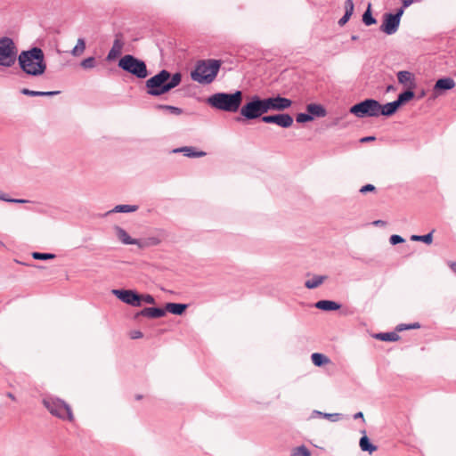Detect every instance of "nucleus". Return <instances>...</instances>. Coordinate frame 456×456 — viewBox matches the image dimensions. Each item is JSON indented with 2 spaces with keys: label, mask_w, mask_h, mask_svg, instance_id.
<instances>
[{
  "label": "nucleus",
  "mask_w": 456,
  "mask_h": 456,
  "mask_svg": "<svg viewBox=\"0 0 456 456\" xmlns=\"http://www.w3.org/2000/svg\"><path fill=\"white\" fill-rule=\"evenodd\" d=\"M375 190H376L375 186L369 183V184L363 185L360 189V192L361 193H366V192H369V191H374Z\"/></svg>",
  "instance_id": "44"
},
{
  "label": "nucleus",
  "mask_w": 456,
  "mask_h": 456,
  "mask_svg": "<svg viewBox=\"0 0 456 456\" xmlns=\"http://www.w3.org/2000/svg\"><path fill=\"white\" fill-rule=\"evenodd\" d=\"M323 414H324V412H322V411H313V415L314 416H320V417L323 418Z\"/></svg>",
  "instance_id": "55"
},
{
  "label": "nucleus",
  "mask_w": 456,
  "mask_h": 456,
  "mask_svg": "<svg viewBox=\"0 0 456 456\" xmlns=\"http://www.w3.org/2000/svg\"><path fill=\"white\" fill-rule=\"evenodd\" d=\"M187 308V305L180 303H167L165 306L166 312L175 315H182Z\"/></svg>",
  "instance_id": "23"
},
{
  "label": "nucleus",
  "mask_w": 456,
  "mask_h": 456,
  "mask_svg": "<svg viewBox=\"0 0 456 456\" xmlns=\"http://www.w3.org/2000/svg\"><path fill=\"white\" fill-rule=\"evenodd\" d=\"M374 338L381 341H397L400 337L396 332H380L373 334Z\"/></svg>",
  "instance_id": "25"
},
{
  "label": "nucleus",
  "mask_w": 456,
  "mask_h": 456,
  "mask_svg": "<svg viewBox=\"0 0 456 456\" xmlns=\"http://www.w3.org/2000/svg\"><path fill=\"white\" fill-rule=\"evenodd\" d=\"M414 95L415 94L412 89L409 88L408 90L401 93L395 101L398 103V105L401 106L402 104L413 99Z\"/></svg>",
  "instance_id": "28"
},
{
  "label": "nucleus",
  "mask_w": 456,
  "mask_h": 456,
  "mask_svg": "<svg viewBox=\"0 0 456 456\" xmlns=\"http://www.w3.org/2000/svg\"><path fill=\"white\" fill-rule=\"evenodd\" d=\"M60 94V91H40V96H53Z\"/></svg>",
  "instance_id": "46"
},
{
  "label": "nucleus",
  "mask_w": 456,
  "mask_h": 456,
  "mask_svg": "<svg viewBox=\"0 0 456 456\" xmlns=\"http://www.w3.org/2000/svg\"><path fill=\"white\" fill-rule=\"evenodd\" d=\"M116 233L120 241L126 245H139V240L132 239L129 234L121 227L116 226Z\"/></svg>",
  "instance_id": "19"
},
{
  "label": "nucleus",
  "mask_w": 456,
  "mask_h": 456,
  "mask_svg": "<svg viewBox=\"0 0 456 456\" xmlns=\"http://www.w3.org/2000/svg\"><path fill=\"white\" fill-rule=\"evenodd\" d=\"M419 328H420V324L419 322H413L411 324L401 323L396 326L395 330L403 331V330H413V329H419Z\"/></svg>",
  "instance_id": "37"
},
{
  "label": "nucleus",
  "mask_w": 456,
  "mask_h": 456,
  "mask_svg": "<svg viewBox=\"0 0 456 456\" xmlns=\"http://www.w3.org/2000/svg\"><path fill=\"white\" fill-rule=\"evenodd\" d=\"M323 418L329 419L331 422H337L341 419L340 413H324Z\"/></svg>",
  "instance_id": "41"
},
{
  "label": "nucleus",
  "mask_w": 456,
  "mask_h": 456,
  "mask_svg": "<svg viewBox=\"0 0 456 456\" xmlns=\"http://www.w3.org/2000/svg\"><path fill=\"white\" fill-rule=\"evenodd\" d=\"M265 124H275L282 128H289L293 125L294 119L289 113H278L273 115H265L261 118Z\"/></svg>",
  "instance_id": "11"
},
{
  "label": "nucleus",
  "mask_w": 456,
  "mask_h": 456,
  "mask_svg": "<svg viewBox=\"0 0 456 456\" xmlns=\"http://www.w3.org/2000/svg\"><path fill=\"white\" fill-rule=\"evenodd\" d=\"M296 120L297 123H305L313 120V116L307 113H298Z\"/></svg>",
  "instance_id": "38"
},
{
  "label": "nucleus",
  "mask_w": 456,
  "mask_h": 456,
  "mask_svg": "<svg viewBox=\"0 0 456 456\" xmlns=\"http://www.w3.org/2000/svg\"><path fill=\"white\" fill-rule=\"evenodd\" d=\"M379 102L374 99H365L353 105L349 112L359 118L379 117Z\"/></svg>",
  "instance_id": "9"
},
{
  "label": "nucleus",
  "mask_w": 456,
  "mask_h": 456,
  "mask_svg": "<svg viewBox=\"0 0 456 456\" xmlns=\"http://www.w3.org/2000/svg\"><path fill=\"white\" fill-rule=\"evenodd\" d=\"M43 404L53 416L69 421L74 419L70 406L59 398L45 397L43 399Z\"/></svg>",
  "instance_id": "7"
},
{
  "label": "nucleus",
  "mask_w": 456,
  "mask_h": 456,
  "mask_svg": "<svg viewBox=\"0 0 456 456\" xmlns=\"http://www.w3.org/2000/svg\"><path fill=\"white\" fill-rule=\"evenodd\" d=\"M359 445L362 451L372 453L377 451L378 447L372 444L367 436H363L360 438Z\"/></svg>",
  "instance_id": "24"
},
{
  "label": "nucleus",
  "mask_w": 456,
  "mask_h": 456,
  "mask_svg": "<svg viewBox=\"0 0 456 456\" xmlns=\"http://www.w3.org/2000/svg\"><path fill=\"white\" fill-rule=\"evenodd\" d=\"M403 13V8H399L395 13H385L383 16V22L380 26V30L387 35L395 34L398 30Z\"/></svg>",
  "instance_id": "10"
},
{
  "label": "nucleus",
  "mask_w": 456,
  "mask_h": 456,
  "mask_svg": "<svg viewBox=\"0 0 456 456\" xmlns=\"http://www.w3.org/2000/svg\"><path fill=\"white\" fill-rule=\"evenodd\" d=\"M327 279V276L324 275H315L312 280H307L305 282V286L309 289H313L323 283V281Z\"/></svg>",
  "instance_id": "26"
},
{
  "label": "nucleus",
  "mask_w": 456,
  "mask_h": 456,
  "mask_svg": "<svg viewBox=\"0 0 456 456\" xmlns=\"http://www.w3.org/2000/svg\"><path fill=\"white\" fill-rule=\"evenodd\" d=\"M96 65H97L96 59L93 56L86 58L80 62V66L84 69H92L95 68Z\"/></svg>",
  "instance_id": "34"
},
{
  "label": "nucleus",
  "mask_w": 456,
  "mask_h": 456,
  "mask_svg": "<svg viewBox=\"0 0 456 456\" xmlns=\"http://www.w3.org/2000/svg\"><path fill=\"white\" fill-rule=\"evenodd\" d=\"M17 47L11 37H0V66L4 68L12 67L17 57Z\"/></svg>",
  "instance_id": "6"
},
{
  "label": "nucleus",
  "mask_w": 456,
  "mask_h": 456,
  "mask_svg": "<svg viewBox=\"0 0 456 456\" xmlns=\"http://www.w3.org/2000/svg\"><path fill=\"white\" fill-rule=\"evenodd\" d=\"M392 89H393V86H388L387 88V91H390Z\"/></svg>",
  "instance_id": "59"
},
{
  "label": "nucleus",
  "mask_w": 456,
  "mask_h": 456,
  "mask_svg": "<svg viewBox=\"0 0 456 456\" xmlns=\"http://www.w3.org/2000/svg\"><path fill=\"white\" fill-rule=\"evenodd\" d=\"M265 102L267 112L270 110L283 111L289 109L292 104L291 100L282 97L281 95L265 98Z\"/></svg>",
  "instance_id": "13"
},
{
  "label": "nucleus",
  "mask_w": 456,
  "mask_h": 456,
  "mask_svg": "<svg viewBox=\"0 0 456 456\" xmlns=\"http://www.w3.org/2000/svg\"><path fill=\"white\" fill-rule=\"evenodd\" d=\"M166 314V310L160 307H146L134 314V320L140 316L148 317L151 319L161 318Z\"/></svg>",
  "instance_id": "15"
},
{
  "label": "nucleus",
  "mask_w": 456,
  "mask_h": 456,
  "mask_svg": "<svg viewBox=\"0 0 456 456\" xmlns=\"http://www.w3.org/2000/svg\"><path fill=\"white\" fill-rule=\"evenodd\" d=\"M450 267L453 271V273H456V262H451L450 263Z\"/></svg>",
  "instance_id": "56"
},
{
  "label": "nucleus",
  "mask_w": 456,
  "mask_h": 456,
  "mask_svg": "<svg viewBox=\"0 0 456 456\" xmlns=\"http://www.w3.org/2000/svg\"><path fill=\"white\" fill-rule=\"evenodd\" d=\"M354 2L353 0H346L345 1V13L348 16H352L354 12Z\"/></svg>",
  "instance_id": "40"
},
{
  "label": "nucleus",
  "mask_w": 456,
  "mask_h": 456,
  "mask_svg": "<svg viewBox=\"0 0 456 456\" xmlns=\"http://www.w3.org/2000/svg\"><path fill=\"white\" fill-rule=\"evenodd\" d=\"M0 200H3V201H6L8 202L9 200V197L7 194L5 193H3L1 191H0Z\"/></svg>",
  "instance_id": "52"
},
{
  "label": "nucleus",
  "mask_w": 456,
  "mask_h": 456,
  "mask_svg": "<svg viewBox=\"0 0 456 456\" xmlns=\"http://www.w3.org/2000/svg\"><path fill=\"white\" fill-rule=\"evenodd\" d=\"M374 140H375L374 136H366V137H362L360 141H361V142H371Z\"/></svg>",
  "instance_id": "51"
},
{
  "label": "nucleus",
  "mask_w": 456,
  "mask_h": 456,
  "mask_svg": "<svg viewBox=\"0 0 456 456\" xmlns=\"http://www.w3.org/2000/svg\"><path fill=\"white\" fill-rule=\"evenodd\" d=\"M315 307L322 311H336L340 309L341 305L331 300H320L315 303Z\"/></svg>",
  "instance_id": "20"
},
{
  "label": "nucleus",
  "mask_w": 456,
  "mask_h": 456,
  "mask_svg": "<svg viewBox=\"0 0 456 456\" xmlns=\"http://www.w3.org/2000/svg\"><path fill=\"white\" fill-rule=\"evenodd\" d=\"M86 49V41L84 38H78L77 45L72 49L71 53L74 56H79L81 55Z\"/></svg>",
  "instance_id": "31"
},
{
  "label": "nucleus",
  "mask_w": 456,
  "mask_h": 456,
  "mask_svg": "<svg viewBox=\"0 0 456 456\" xmlns=\"http://www.w3.org/2000/svg\"><path fill=\"white\" fill-rule=\"evenodd\" d=\"M290 456H311V452L305 445H300L291 451Z\"/></svg>",
  "instance_id": "33"
},
{
  "label": "nucleus",
  "mask_w": 456,
  "mask_h": 456,
  "mask_svg": "<svg viewBox=\"0 0 456 456\" xmlns=\"http://www.w3.org/2000/svg\"><path fill=\"white\" fill-rule=\"evenodd\" d=\"M33 266H35V267H37V268H40V269H42V268H43V266H41V265H34Z\"/></svg>",
  "instance_id": "60"
},
{
  "label": "nucleus",
  "mask_w": 456,
  "mask_h": 456,
  "mask_svg": "<svg viewBox=\"0 0 456 456\" xmlns=\"http://www.w3.org/2000/svg\"><path fill=\"white\" fill-rule=\"evenodd\" d=\"M456 86L455 81L452 77H442L436 81L433 86L434 97L441 95L444 91L451 90Z\"/></svg>",
  "instance_id": "14"
},
{
  "label": "nucleus",
  "mask_w": 456,
  "mask_h": 456,
  "mask_svg": "<svg viewBox=\"0 0 456 456\" xmlns=\"http://www.w3.org/2000/svg\"><path fill=\"white\" fill-rule=\"evenodd\" d=\"M399 108H400V106L398 105L396 101L387 102L385 105H381L379 103V116L383 115V116L390 117V116L394 115Z\"/></svg>",
  "instance_id": "18"
},
{
  "label": "nucleus",
  "mask_w": 456,
  "mask_h": 456,
  "mask_svg": "<svg viewBox=\"0 0 456 456\" xmlns=\"http://www.w3.org/2000/svg\"><path fill=\"white\" fill-rule=\"evenodd\" d=\"M362 22L366 26H370L377 23V20L371 14L370 4L368 5L367 10L362 14Z\"/></svg>",
  "instance_id": "30"
},
{
  "label": "nucleus",
  "mask_w": 456,
  "mask_h": 456,
  "mask_svg": "<svg viewBox=\"0 0 456 456\" xmlns=\"http://www.w3.org/2000/svg\"><path fill=\"white\" fill-rule=\"evenodd\" d=\"M8 202H12V203H27V202H28V200H22V199H12V198H9Z\"/></svg>",
  "instance_id": "49"
},
{
  "label": "nucleus",
  "mask_w": 456,
  "mask_h": 456,
  "mask_svg": "<svg viewBox=\"0 0 456 456\" xmlns=\"http://www.w3.org/2000/svg\"><path fill=\"white\" fill-rule=\"evenodd\" d=\"M351 16H348L346 15V13L344 14V16L342 18L339 19V20L338 21V24L339 26H344L345 24H346V22L349 20Z\"/></svg>",
  "instance_id": "47"
},
{
  "label": "nucleus",
  "mask_w": 456,
  "mask_h": 456,
  "mask_svg": "<svg viewBox=\"0 0 456 456\" xmlns=\"http://www.w3.org/2000/svg\"><path fill=\"white\" fill-rule=\"evenodd\" d=\"M240 112L246 119L262 118L264 114L267 113L265 98L262 99L257 95L253 96L249 102L240 108Z\"/></svg>",
  "instance_id": "8"
},
{
  "label": "nucleus",
  "mask_w": 456,
  "mask_h": 456,
  "mask_svg": "<svg viewBox=\"0 0 456 456\" xmlns=\"http://www.w3.org/2000/svg\"><path fill=\"white\" fill-rule=\"evenodd\" d=\"M375 226H383L386 224L385 221L383 220H376L372 223Z\"/></svg>",
  "instance_id": "53"
},
{
  "label": "nucleus",
  "mask_w": 456,
  "mask_h": 456,
  "mask_svg": "<svg viewBox=\"0 0 456 456\" xmlns=\"http://www.w3.org/2000/svg\"><path fill=\"white\" fill-rule=\"evenodd\" d=\"M174 152H182L184 156L189 158H198L206 155L205 151H197L193 147L185 146L174 150Z\"/></svg>",
  "instance_id": "22"
},
{
  "label": "nucleus",
  "mask_w": 456,
  "mask_h": 456,
  "mask_svg": "<svg viewBox=\"0 0 456 456\" xmlns=\"http://www.w3.org/2000/svg\"><path fill=\"white\" fill-rule=\"evenodd\" d=\"M389 241L392 245H396L404 241V239L397 234H394L389 238Z\"/></svg>",
  "instance_id": "43"
},
{
  "label": "nucleus",
  "mask_w": 456,
  "mask_h": 456,
  "mask_svg": "<svg viewBox=\"0 0 456 456\" xmlns=\"http://www.w3.org/2000/svg\"><path fill=\"white\" fill-rule=\"evenodd\" d=\"M18 62L20 69L32 77L41 76L46 70L45 54L39 47H32L29 50L22 51L18 55Z\"/></svg>",
  "instance_id": "2"
},
{
  "label": "nucleus",
  "mask_w": 456,
  "mask_h": 456,
  "mask_svg": "<svg viewBox=\"0 0 456 456\" xmlns=\"http://www.w3.org/2000/svg\"><path fill=\"white\" fill-rule=\"evenodd\" d=\"M358 38H359V37H358V36H356V35H353V36L351 37V39H352L353 41H356V40H358Z\"/></svg>",
  "instance_id": "58"
},
{
  "label": "nucleus",
  "mask_w": 456,
  "mask_h": 456,
  "mask_svg": "<svg viewBox=\"0 0 456 456\" xmlns=\"http://www.w3.org/2000/svg\"><path fill=\"white\" fill-rule=\"evenodd\" d=\"M181 81L180 72L171 74L168 70L162 69L146 81L147 94L160 96L179 86Z\"/></svg>",
  "instance_id": "1"
},
{
  "label": "nucleus",
  "mask_w": 456,
  "mask_h": 456,
  "mask_svg": "<svg viewBox=\"0 0 456 456\" xmlns=\"http://www.w3.org/2000/svg\"><path fill=\"white\" fill-rule=\"evenodd\" d=\"M20 93L28 96H40V91H34L28 88H22Z\"/></svg>",
  "instance_id": "42"
},
{
  "label": "nucleus",
  "mask_w": 456,
  "mask_h": 456,
  "mask_svg": "<svg viewBox=\"0 0 456 456\" xmlns=\"http://www.w3.org/2000/svg\"><path fill=\"white\" fill-rule=\"evenodd\" d=\"M411 240L412 241H421L426 244L432 243L433 240V232L425 234V235H411Z\"/></svg>",
  "instance_id": "32"
},
{
  "label": "nucleus",
  "mask_w": 456,
  "mask_h": 456,
  "mask_svg": "<svg viewBox=\"0 0 456 456\" xmlns=\"http://www.w3.org/2000/svg\"><path fill=\"white\" fill-rule=\"evenodd\" d=\"M141 398H142V395H137V396H136V399H137V400H139V399H141Z\"/></svg>",
  "instance_id": "61"
},
{
  "label": "nucleus",
  "mask_w": 456,
  "mask_h": 456,
  "mask_svg": "<svg viewBox=\"0 0 456 456\" xmlns=\"http://www.w3.org/2000/svg\"><path fill=\"white\" fill-rule=\"evenodd\" d=\"M123 46H124V42L121 39H119L118 37H116L113 42L112 47L110 48V52L108 53V55L106 58L107 61H113L117 57H118L121 54Z\"/></svg>",
  "instance_id": "17"
},
{
  "label": "nucleus",
  "mask_w": 456,
  "mask_h": 456,
  "mask_svg": "<svg viewBox=\"0 0 456 456\" xmlns=\"http://www.w3.org/2000/svg\"><path fill=\"white\" fill-rule=\"evenodd\" d=\"M32 257L36 260H50L55 258V255L52 253L33 252Z\"/></svg>",
  "instance_id": "36"
},
{
  "label": "nucleus",
  "mask_w": 456,
  "mask_h": 456,
  "mask_svg": "<svg viewBox=\"0 0 456 456\" xmlns=\"http://www.w3.org/2000/svg\"><path fill=\"white\" fill-rule=\"evenodd\" d=\"M307 112L313 116L317 118H323L326 116L327 111L325 108L321 104L310 103L306 106Z\"/></svg>",
  "instance_id": "21"
},
{
  "label": "nucleus",
  "mask_w": 456,
  "mask_h": 456,
  "mask_svg": "<svg viewBox=\"0 0 456 456\" xmlns=\"http://www.w3.org/2000/svg\"><path fill=\"white\" fill-rule=\"evenodd\" d=\"M7 396L12 400H15V396L12 393H7Z\"/></svg>",
  "instance_id": "57"
},
{
  "label": "nucleus",
  "mask_w": 456,
  "mask_h": 456,
  "mask_svg": "<svg viewBox=\"0 0 456 456\" xmlns=\"http://www.w3.org/2000/svg\"><path fill=\"white\" fill-rule=\"evenodd\" d=\"M138 209L137 205H117L109 213H130Z\"/></svg>",
  "instance_id": "29"
},
{
  "label": "nucleus",
  "mask_w": 456,
  "mask_h": 456,
  "mask_svg": "<svg viewBox=\"0 0 456 456\" xmlns=\"http://www.w3.org/2000/svg\"><path fill=\"white\" fill-rule=\"evenodd\" d=\"M354 419H363V413L362 411H359L354 415Z\"/></svg>",
  "instance_id": "54"
},
{
  "label": "nucleus",
  "mask_w": 456,
  "mask_h": 456,
  "mask_svg": "<svg viewBox=\"0 0 456 456\" xmlns=\"http://www.w3.org/2000/svg\"><path fill=\"white\" fill-rule=\"evenodd\" d=\"M414 0H402V4L403 6L401 8H406L408 6H410L412 3H413Z\"/></svg>",
  "instance_id": "50"
},
{
  "label": "nucleus",
  "mask_w": 456,
  "mask_h": 456,
  "mask_svg": "<svg viewBox=\"0 0 456 456\" xmlns=\"http://www.w3.org/2000/svg\"><path fill=\"white\" fill-rule=\"evenodd\" d=\"M311 359L313 363L317 367L323 366L330 362V359L326 355L320 353H314L311 355Z\"/></svg>",
  "instance_id": "27"
},
{
  "label": "nucleus",
  "mask_w": 456,
  "mask_h": 456,
  "mask_svg": "<svg viewBox=\"0 0 456 456\" xmlns=\"http://www.w3.org/2000/svg\"><path fill=\"white\" fill-rule=\"evenodd\" d=\"M157 108L159 110H166L175 116L181 115L183 113V110L175 106L159 104L157 105Z\"/></svg>",
  "instance_id": "35"
},
{
  "label": "nucleus",
  "mask_w": 456,
  "mask_h": 456,
  "mask_svg": "<svg viewBox=\"0 0 456 456\" xmlns=\"http://www.w3.org/2000/svg\"><path fill=\"white\" fill-rule=\"evenodd\" d=\"M160 243V240L158 238L151 237L148 239V245H159Z\"/></svg>",
  "instance_id": "48"
},
{
  "label": "nucleus",
  "mask_w": 456,
  "mask_h": 456,
  "mask_svg": "<svg viewBox=\"0 0 456 456\" xmlns=\"http://www.w3.org/2000/svg\"><path fill=\"white\" fill-rule=\"evenodd\" d=\"M242 101L243 93L237 90L234 93L220 92L213 94L207 98L206 102L215 110L235 113L240 110Z\"/></svg>",
  "instance_id": "3"
},
{
  "label": "nucleus",
  "mask_w": 456,
  "mask_h": 456,
  "mask_svg": "<svg viewBox=\"0 0 456 456\" xmlns=\"http://www.w3.org/2000/svg\"><path fill=\"white\" fill-rule=\"evenodd\" d=\"M112 294L120 301L131 305L140 306V294L132 289H113Z\"/></svg>",
  "instance_id": "12"
},
{
  "label": "nucleus",
  "mask_w": 456,
  "mask_h": 456,
  "mask_svg": "<svg viewBox=\"0 0 456 456\" xmlns=\"http://www.w3.org/2000/svg\"><path fill=\"white\" fill-rule=\"evenodd\" d=\"M143 334L140 330H132L130 332V338L132 339H137L142 338Z\"/></svg>",
  "instance_id": "45"
},
{
  "label": "nucleus",
  "mask_w": 456,
  "mask_h": 456,
  "mask_svg": "<svg viewBox=\"0 0 456 456\" xmlns=\"http://www.w3.org/2000/svg\"><path fill=\"white\" fill-rule=\"evenodd\" d=\"M221 64V61L215 59L198 61L194 69L191 71V77L199 84L209 85L216 79Z\"/></svg>",
  "instance_id": "4"
},
{
  "label": "nucleus",
  "mask_w": 456,
  "mask_h": 456,
  "mask_svg": "<svg viewBox=\"0 0 456 456\" xmlns=\"http://www.w3.org/2000/svg\"><path fill=\"white\" fill-rule=\"evenodd\" d=\"M142 303L149 305L155 304V298L150 294L140 295V306Z\"/></svg>",
  "instance_id": "39"
},
{
  "label": "nucleus",
  "mask_w": 456,
  "mask_h": 456,
  "mask_svg": "<svg viewBox=\"0 0 456 456\" xmlns=\"http://www.w3.org/2000/svg\"><path fill=\"white\" fill-rule=\"evenodd\" d=\"M118 67L137 78L143 79L148 77L146 63L132 54H126L118 61Z\"/></svg>",
  "instance_id": "5"
},
{
  "label": "nucleus",
  "mask_w": 456,
  "mask_h": 456,
  "mask_svg": "<svg viewBox=\"0 0 456 456\" xmlns=\"http://www.w3.org/2000/svg\"><path fill=\"white\" fill-rule=\"evenodd\" d=\"M398 82L403 86H408L411 89L415 88V77L413 74L409 71L402 70L397 73Z\"/></svg>",
  "instance_id": "16"
}]
</instances>
